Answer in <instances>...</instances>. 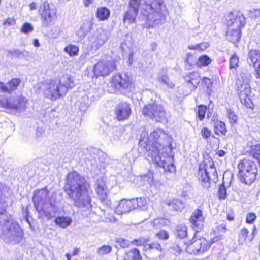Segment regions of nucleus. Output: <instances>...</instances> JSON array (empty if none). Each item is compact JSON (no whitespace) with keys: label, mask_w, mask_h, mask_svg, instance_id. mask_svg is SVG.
<instances>
[{"label":"nucleus","mask_w":260,"mask_h":260,"mask_svg":"<svg viewBox=\"0 0 260 260\" xmlns=\"http://www.w3.org/2000/svg\"><path fill=\"white\" fill-rule=\"evenodd\" d=\"M167 136L161 129L151 132L148 135L142 132L139 141L140 146L145 150L147 159L164 169V171L172 173L175 171L173 157L169 155L170 149L165 142Z\"/></svg>","instance_id":"1"},{"label":"nucleus","mask_w":260,"mask_h":260,"mask_svg":"<svg viewBox=\"0 0 260 260\" xmlns=\"http://www.w3.org/2000/svg\"><path fill=\"white\" fill-rule=\"evenodd\" d=\"M86 179L77 172L68 173L64 191L72 198L75 205L79 207L90 206V198L87 191Z\"/></svg>","instance_id":"2"},{"label":"nucleus","mask_w":260,"mask_h":260,"mask_svg":"<svg viewBox=\"0 0 260 260\" xmlns=\"http://www.w3.org/2000/svg\"><path fill=\"white\" fill-rule=\"evenodd\" d=\"M143 19L148 27L164 23L168 10L163 0H146L142 9Z\"/></svg>","instance_id":"3"},{"label":"nucleus","mask_w":260,"mask_h":260,"mask_svg":"<svg viewBox=\"0 0 260 260\" xmlns=\"http://www.w3.org/2000/svg\"><path fill=\"white\" fill-rule=\"evenodd\" d=\"M74 83L71 77L68 75H63L59 79L51 80L46 85L45 94L52 100L64 95L69 88H72Z\"/></svg>","instance_id":"4"},{"label":"nucleus","mask_w":260,"mask_h":260,"mask_svg":"<svg viewBox=\"0 0 260 260\" xmlns=\"http://www.w3.org/2000/svg\"><path fill=\"white\" fill-rule=\"evenodd\" d=\"M229 25L227 31V39L235 43L239 41L241 37V29L245 24V18L243 14L239 12H231L227 18Z\"/></svg>","instance_id":"5"},{"label":"nucleus","mask_w":260,"mask_h":260,"mask_svg":"<svg viewBox=\"0 0 260 260\" xmlns=\"http://www.w3.org/2000/svg\"><path fill=\"white\" fill-rule=\"evenodd\" d=\"M48 194L49 191L45 189L35 192L33 201L37 211L40 212L43 209L45 216L50 219L53 217L52 214L56 212V208L54 203L48 200Z\"/></svg>","instance_id":"6"},{"label":"nucleus","mask_w":260,"mask_h":260,"mask_svg":"<svg viewBox=\"0 0 260 260\" xmlns=\"http://www.w3.org/2000/svg\"><path fill=\"white\" fill-rule=\"evenodd\" d=\"M0 237L7 242H18L23 236V231L17 222L5 219L0 221Z\"/></svg>","instance_id":"7"},{"label":"nucleus","mask_w":260,"mask_h":260,"mask_svg":"<svg viewBox=\"0 0 260 260\" xmlns=\"http://www.w3.org/2000/svg\"><path fill=\"white\" fill-rule=\"evenodd\" d=\"M142 113L145 117L157 122H164L167 119L165 107L156 101L151 102L144 106Z\"/></svg>","instance_id":"8"},{"label":"nucleus","mask_w":260,"mask_h":260,"mask_svg":"<svg viewBox=\"0 0 260 260\" xmlns=\"http://www.w3.org/2000/svg\"><path fill=\"white\" fill-rule=\"evenodd\" d=\"M115 62L112 58L104 55L102 56L98 63L94 65L93 72L96 77L105 76L108 75L111 72L115 69Z\"/></svg>","instance_id":"9"},{"label":"nucleus","mask_w":260,"mask_h":260,"mask_svg":"<svg viewBox=\"0 0 260 260\" xmlns=\"http://www.w3.org/2000/svg\"><path fill=\"white\" fill-rule=\"evenodd\" d=\"M198 179L205 183L204 185L206 187L209 186V181H216L217 179L216 170L212 163L208 166L207 165H200L198 172Z\"/></svg>","instance_id":"10"},{"label":"nucleus","mask_w":260,"mask_h":260,"mask_svg":"<svg viewBox=\"0 0 260 260\" xmlns=\"http://www.w3.org/2000/svg\"><path fill=\"white\" fill-rule=\"evenodd\" d=\"M27 102V100L24 97L17 99L10 98L0 100V105L12 112L21 113L25 111Z\"/></svg>","instance_id":"11"},{"label":"nucleus","mask_w":260,"mask_h":260,"mask_svg":"<svg viewBox=\"0 0 260 260\" xmlns=\"http://www.w3.org/2000/svg\"><path fill=\"white\" fill-rule=\"evenodd\" d=\"M130 84V78L126 74H115L108 84V90L110 92L115 93L126 89Z\"/></svg>","instance_id":"12"},{"label":"nucleus","mask_w":260,"mask_h":260,"mask_svg":"<svg viewBox=\"0 0 260 260\" xmlns=\"http://www.w3.org/2000/svg\"><path fill=\"white\" fill-rule=\"evenodd\" d=\"M56 14V10L53 6H50L47 2H45L40 15L43 26L48 27L51 25Z\"/></svg>","instance_id":"13"},{"label":"nucleus","mask_w":260,"mask_h":260,"mask_svg":"<svg viewBox=\"0 0 260 260\" xmlns=\"http://www.w3.org/2000/svg\"><path fill=\"white\" fill-rule=\"evenodd\" d=\"M100 201L107 207L111 205V201L107 198L108 187L103 178L97 180L95 188Z\"/></svg>","instance_id":"14"},{"label":"nucleus","mask_w":260,"mask_h":260,"mask_svg":"<svg viewBox=\"0 0 260 260\" xmlns=\"http://www.w3.org/2000/svg\"><path fill=\"white\" fill-rule=\"evenodd\" d=\"M107 32L103 30H98L97 33L89 39L91 47L95 50L99 49L107 41Z\"/></svg>","instance_id":"15"},{"label":"nucleus","mask_w":260,"mask_h":260,"mask_svg":"<svg viewBox=\"0 0 260 260\" xmlns=\"http://www.w3.org/2000/svg\"><path fill=\"white\" fill-rule=\"evenodd\" d=\"M115 114L119 121L127 119L131 113L129 105L126 102L119 103L115 108Z\"/></svg>","instance_id":"16"},{"label":"nucleus","mask_w":260,"mask_h":260,"mask_svg":"<svg viewBox=\"0 0 260 260\" xmlns=\"http://www.w3.org/2000/svg\"><path fill=\"white\" fill-rule=\"evenodd\" d=\"M239 96L241 103L247 108H252L253 103L250 99V87L247 84L242 85Z\"/></svg>","instance_id":"17"},{"label":"nucleus","mask_w":260,"mask_h":260,"mask_svg":"<svg viewBox=\"0 0 260 260\" xmlns=\"http://www.w3.org/2000/svg\"><path fill=\"white\" fill-rule=\"evenodd\" d=\"M134 210L132 200L122 199L116 207L115 212L118 215L128 213Z\"/></svg>","instance_id":"18"},{"label":"nucleus","mask_w":260,"mask_h":260,"mask_svg":"<svg viewBox=\"0 0 260 260\" xmlns=\"http://www.w3.org/2000/svg\"><path fill=\"white\" fill-rule=\"evenodd\" d=\"M238 169L239 170L238 175H241L249 171H256L257 169L255 162L248 159L241 160L239 163Z\"/></svg>","instance_id":"19"},{"label":"nucleus","mask_w":260,"mask_h":260,"mask_svg":"<svg viewBox=\"0 0 260 260\" xmlns=\"http://www.w3.org/2000/svg\"><path fill=\"white\" fill-rule=\"evenodd\" d=\"M139 7V5L136 4H131V3L129 2V9L126 11L123 18L124 22H127L128 24H131L135 22L138 12Z\"/></svg>","instance_id":"20"},{"label":"nucleus","mask_w":260,"mask_h":260,"mask_svg":"<svg viewBox=\"0 0 260 260\" xmlns=\"http://www.w3.org/2000/svg\"><path fill=\"white\" fill-rule=\"evenodd\" d=\"M189 220L192 225L197 228H201L204 221L203 210L200 209H195L192 212Z\"/></svg>","instance_id":"21"},{"label":"nucleus","mask_w":260,"mask_h":260,"mask_svg":"<svg viewBox=\"0 0 260 260\" xmlns=\"http://www.w3.org/2000/svg\"><path fill=\"white\" fill-rule=\"evenodd\" d=\"M199 239L194 238L189 242V244L186 247V251L190 254H197L204 253L202 249H201Z\"/></svg>","instance_id":"22"},{"label":"nucleus","mask_w":260,"mask_h":260,"mask_svg":"<svg viewBox=\"0 0 260 260\" xmlns=\"http://www.w3.org/2000/svg\"><path fill=\"white\" fill-rule=\"evenodd\" d=\"M258 170L256 171H249L245 174L238 175L240 181L247 185H251L256 180V177L257 174Z\"/></svg>","instance_id":"23"},{"label":"nucleus","mask_w":260,"mask_h":260,"mask_svg":"<svg viewBox=\"0 0 260 260\" xmlns=\"http://www.w3.org/2000/svg\"><path fill=\"white\" fill-rule=\"evenodd\" d=\"M248 62L250 65L252 64L255 70H257V68L260 67V55L259 51L253 50L249 52Z\"/></svg>","instance_id":"24"},{"label":"nucleus","mask_w":260,"mask_h":260,"mask_svg":"<svg viewBox=\"0 0 260 260\" xmlns=\"http://www.w3.org/2000/svg\"><path fill=\"white\" fill-rule=\"evenodd\" d=\"M157 79L160 84H163L169 88H173L175 86L168 77L166 70H162L159 73Z\"/></svg>","instance_id":"25"},{"label":"nucleus","mask_w":260,"mask_h":260,"mask_svg":"<svg viewBox=\"0 0 260 260\" xmlns=\"http://www.w3.org/2000/svg\"><path fill=\"white\" fill-rule=\"evenodd\" d=\"M223 238V236L222 235H219L217 236H216L212 239L211 242L207 240L204 238H201L199 239L200 245L201 246V249H202L203 252L208 250L210 247L211 244L212 243H214L217 242L221 239H222Z\"/></svg>","instance_id":"26"},{"label":"nucleus","mask_w":260,"mask_h":260,"mask_svg":"<svg viewBox=\"0 0 260 260\" xmlns=\"http://www.w3.org/2000/svg\"><path fill=\"white\" fill-rule=\"evenodd\" d=\"M185 80L191 84L194 89H196L201 82V77L198 72H193L185 77Z\"/></svg>","instance_id":"27"},{"label":"nucleus","mask_w":260,"mask_h":260,"mask_svg":"<svg viewBox=\"0 0 260 260\" xmlns=\"http://www.w3.org/2000/svg\"><path fill=\"white\" fill-rule=\"evenodd\" d=\"M167 205L172 210L181 211L185 207L184 203L179 199L174 198L167 201Z\"/></svg>","instance_id":"28"},{"label":"nucleus","mask_w":260,"mask_h":260,"mask_svg":"<svg viewBox=\"0 0 260 260\" xmlns=\"http://www.w3.org/2000/svg\"><path fill=\"white\" fill-rule=\"evenodd\" d=\"M132 200L134 209L139 208L143 210H145L148 208V204L146 198L141 197Z\"/></svg>","instance_id":"29"},{"label":"nucleus","mask_w":260,"mask_h":260,"mask_svg":"<svg viewBox=\"0 0 260 260\" xmlns=\"http://www.w3.org/2000/svg\"><path fill=\"white\" fill-rule=\"evenodd\" d=\"M91 25L89 23H84L77 31L76 35L79 37L80 39H83L90 31Z\"/></svg>","instance_id":"30"},{"label":"nucleus","mask_w":260,"mask_h":260,"mask_svg":"<svg viewBox=\"0 0 260 260\" xmlns=\"http://www.w3.org/2000/svg\"><path fill=\"white\" fill-rule=\"evenodd\" d=\"M72 222V219L70 217L58 216L56 218L55 222L58 226L66 228L69 226Z\"/></svg>","instance_id":"31"},{"label":"nucleus","mask_w":260,"mask_h":260,"mask_svg":"<svg viewBox=\"0 0 260 260\" xmlns=\"http://www.w3.org/2000/svg\"><path fill=\"white\" fill-rule=\"evenodd\" d=\"M110 15L109 10L105 7L99 8L96 12V16L100 20H105Z\"/></svg>","instance_id":"32"},{"label":"nucleus","mask_w":260,"mask_h":260,"mask_svg":"<svg viewBox=\"0 0 260 260\" xmlns=\"http://www.w3.org/2000/svg\"><path fill=\"white\" fill-rule=\"evenodd\" d=\"M214 129L217 135H225L227 130L225 124L222 121H217L214 125Z\"/></svg>","instance_id":"33"},{"label":"nucleus","mask_w":260,"mask_h":260,"mask_svg":"<svg viewBox=\"0 0 260 260\" xmlns=\"http://www.w3.org/2000/svg\"><path fill=\"white\" fill-rule=\"evenodd\" d=\"M126 258L128 260H141V257L139 250L134 248L126 253Z\"/></svg>","instance_id":"34"},{"label":"nucleus","mask_w":260,"mask_h":260,"mask_svg":"<svg viewBox=\"0 0 260 260\" xmlns=\"http://www.w3.org/2000/svg\"><path fill=\"white\" fill-rule=\"evenodd\" d=\"M176 236L180 238L183 239L187 235V227L185 225H179L176 228L175 233Z\"/></svg>","instance_id":"35"},{"label":"nucleus","mask_w":260,"mask_h":260,"mask_svg":"<svg viewBox=\"0 0 260 260\" xmlns=\"http://www.w3.org/2000/svg\"><path fill=\"white\" fill-rule=\"evenodd\" d=\"M152 225L156 228H160L165 226H167L170 223V221L163 218H156L152 222Z\"/></svg>","instance_id":"36"},{"label":"nucleus","mask_w":260,"mask_h":260,"mask_svg":"<svg viewBox=\"0 0 260 260\" xmlns=\"http://www.w3.org/2000/svg\"><path fill=\"white\" fill-rule=\"evenodd\" d=\"M211 59L206 55H202L198 58V60L196 63L198 67L206 66L210 64Z\"/></svg>","instance_id":"37"},{"label":"nucleus","mask_w":260,"mask_h":260,"mask_svg":"<svg viewBox=\"0 0 260 260\" xmlns=\"http://www.w3.org/2000/svg\"><path fill=\"white\" fill-rule=\"evenodd\" d=\"M64 51L70 56H74L78 54L79 48L75 45H70L64 48Z\"/></svg>","instance_id":"38"},{"label":"nucleus","mask_w":260,"mask_h":260,"mask_svg":"<svg viewBox=\"0 0 260 260\" xmlns=\"http://www.w3.org/2000/svg\"><path fill=\"white\" fill-rule=\"evenodd\" d=\"M20 83V80L17 78L13 79L9 81L7 84L8 93H10L12 91L16 90Z\"/></svg>","instance_id":"39"},{"label":"nucleus","mask_w":260,"mask_h":260,"mask_svg":"<svg viewBox=\"0 0 260 260\" xmlns=\"http://www.w3.org/2000/svg\"><path fill=\"white\" fill-rule=\"evenodd\" d=\"M145 250H156L159 252H161L162 248L159 243L157 242H153L150 244H146L144 246Z\"/></svg>","instance_id":"40"},{"label":"nucleus","mask_w":260,"mask_h":260,"mask_svg":"<svg viewBox=\"0 0 260 260\" xmlns=\"http://www.w3.org/2000/svg\"><path fill=\"white\" fill-rule=\"evenodd\" d=\"M10 52L12 55L18 58L22 57L26 58L27 57L29 56L30 55L29 52L25 50L21 51L19 49H14Z\"/></svg>","instance_id":"41"},{"label":"nucleus","mask_w":260,"mask_h":260,"mask_svg":"<svg viewBox=\"0 0 260 260\" xmlns=\"http://www.w3.org/2000/svg\"><path fill=\"white\" fill-rule=\"evenodd\" d=\"M248 233V230L246 228H243L241 230L239 235L238 240V242L240 244L243 245L244 244L247 239Z\"/></svg>","instance_id":"42"},{"label":"nucleus","mask_w":260,"mask_h":260,"mask_svg":"<svg viewBox=\"0 0 260 260\" xmlns=\"http://www.w3.org/2000/svg\"><path fill=\"white\" fill-rule=\"evenodd\" d=\"M112 250L111 246L108 245H103L99 248L97 250L98 254L100 256H103L105 254H108Z\"/></svg>","instance_id":"43"},{"label":"nucleus","mask_w":260,"mask_h":260,"mask_svg":"<svg viewBox=\"0 0 260 260\" xmlns=\"http://www.w3.org/2000/svg\"><path fill=\"white\" fill-rule=\"evenodd\" d=\"M209 44L207 42H203L200 44H196L194 46L191 45L188 46V49L190 50H199L201 51L205 50L208 48Z\"/></svg>","instance_id":"44"},{"label":"nucleus","mask_w":260,"mask_h":260,"mask_svg":"<svg viewBox=\"0 0 260 260\" xmlns=\"http://www.w3.org/2000/svg\"><path fill=\"white\" fill-rule=\"evenodd\" d=\"M33 30V26L29 23L25 22L22 26V27L20 29V31L22 33L28 34L29 32H32Z\"/></svg>","instance_id":"45"},{"label":"nucleus","mask_w":260,"mask_h":260,"mask_svg":"<svg viewBox=\"0 0 260 260\" xmlns=\"http://www.w3.org/2000/svg\"><path fill=\"white\" fill-rule=\"evenodd\" d=\"M156 237L160 239L166 240L169 238V234L166 230H161L159 232L156 233Z\"/></svg>","instance_id":"46"},{"label":"nucleus","mask_w":260,"mask_h":260,"mask_svg":"<svg viewBox=\"0 0 260 260\" xmlns=\"http://www.w3.org/2000/svg\"><path fill=\"white\" fill-rule=\"evenodd\" d=\"M228 116L231 123L235 124L238 121V117L235 113L231 109H228Z\"/></svg>","instance_id":"47"},{"label":"nucleus","mask_w":260,"mask_h":260,"mask_svg":"<svg viewBox=\"0 0 260 260\" xmlns=\"http://www.w3.org/2000/svg\"><path fill=\"white\" fill-rule=\"evenodd\" d=\"M218 195L220 199H225L226 198V189L223 184L219 186L218 189Z\"/></svg>","instance_id":"48"},{"label":"nucleus","mask_w":260,"mask_h":260,"mask_svg":"<svg viewBox=\"0 0 260 260\" xmlns=\"http://www.w3.org/2000/svg\"><path fill=\"white\" fill-rule=\"evenodd\" d=\"M206 109L207 107L205 106L201 105L199 106L198 110V115L199 119L201 120H202L204 118Z\"/></svg>","instance_id":"49"},{"label":"nucleus","mask_w":260,"mask_h":260,"mask_svg":"<svg viewBox=\"0 0 260 260\" xmlns=\"http://www.w3.org/2000/svg\"><path fill=\"white\" fill-rule=\"evenodd\" d=\"M239 63V58L237 56L234 55H233L230 60V68H235L238 66Z\"/></svg>","instance_id":"50"},{"label":"nucleus","mask_w":260,"mask_h":260,"mask_svg":"<svg viewBox=\"0 0 260 260\" xmlns=\"http://www.w3.org/2000/svg\"><path fill=\"white\" fill-rule=\"evenodd\" d=\"M2 184L0 183V194L1 193ZM7 207V203L4 201H0V215L5 214L6 212Z\"/></svg>","instance_id":"51"},{"label":"nucleus","mask_w":260,"mask_h":260,"mask_svg":"<svg viewBox=\"0 0 260 260\" xmlns=\"http://www.w3.org/2000/svg\"><path fill=\"white\" fill-rule=\"evenodd\" d=\"M118 242L122 248H127L132 244V241L122 238L118 239Z\"/></svg>","instance_id":"52"},{"label":"nucleus","mask_w":260,"mask_h":260,"mask_svg":"<svg viewBox=\"0 0 260 260\" xmlns=\"http://www.w3.org/2000/svg\"><path fill=\"white\" fill-rule=\"evenodd\" d=\"M146 240L144 238H140V239H134L133 241H132V244H133L135 246H141L143 245H146Z\"/></svg>","instance_id":"53"},{"label":"nucleus","mask_w":260,"mask_h":260,"mask_svg":"<svg viewBox=\"0 0 260 260\" xmlns=\"http://www.w3.org/2000/svg\"><path fill=\"white\" fill-rule=\"evenodd\" d=\"M256 219V215L254 213H249L246 216V222L248 223H252Z\"/></svg>","instance_id":"54"},{"label":"nucleus","mask_w":260,"mask_h":260,"mask_svg":"<svg viewBox=\"0 0 260 260\" xmlns=\"http://www.w3.org/2000/svg\"><path fill=\"white\" fill-rule=\"evenodd\" d=\"M15 24V20L14 18H8L6 19L3 25L5 26H10L13 25Z\"/></svg>","instance_id":"55"},{"label":"nucleus","mask_w":260,"mask_h":260,"mask_svg":"<svg viewBox=\"0 0 260 260\" xmlns=\"http://www.w3.org/2000/svg\"><path fill=\"white\" fill-rule=\"evenodd\" d=\"M89 55V53L88 52H84L80 55L79 57L80 61L82 64H84L85 62L87 60Z\"/></svg>","instance_id":"56"},{"label":"nucleus","mask_w":260,"mask_h":260,"mask_svg":"<svg viewBox=\"0 0 260 260\" xmlns=\"http://www.w3.org/2000/svg\"><path fill=\"white\" fill-rule=\"evenodd\" d=\"M142 178L144 181L146 180L149 184H151L153 182V176L151 173L144 175Z\"/></svg>","instance_id":"57"},{"label":"nucleus","mask_w":260,"mask_h":260,"mask_svg":"<svg viewBox=\"0 0 260 260\" xmlns=\"http://www.w3.org/2000/svg\"><path fill=\"white\" fill-rule=\"evenodd\" d=\"M201 133L203 137L206 139L209 138L211 134V131L206 127H204Z\"/></svg>","instance_id":"58"},{"label":"nucleus","mask_w":260,"mask_h":260,"mask_svg":"<svg viewBox=\"0 0 260 260\" xmlns=\"http://www.w3.org/2000/svg\"><path fill=\"white\" fill-rule=\"evenodd\" d=\"M251 17L255 19L260 18V9H254L253 10L250 11Z\"/></svg>","instance_id":"59"},{"label":"nucleus","mask_w":260,"mask_h":260,"mask_svg":"<svg viewBox=\"0 0 260 260\" xmlns=\"http://www.w3.org/2000/svg\"><path fill=\"white\" fill-rule=\"evenodd\" d=\"M202 82L205 84V85H206L207 88L209 89L212 87V81H211V79L207 78V77H204L202 80Z\"/></svg>","instance_id":"60"},{"label":"nucleus","mask_w":260,"mask_h":260,"mask_svg":"<svg viewBox=\"0 0 260 260\" xmlns=\"http://www.w3.org/2000/svg\"><path fill=\"white\" fill-rule=\"evenodd\" d=\"M0 91L2 92L6 93L8 92L7 85H5L4 84L0 81Z\"/></svg>","instance_id":"61"},{"label":"nucleus","mask_w":260,"mask_h":260,"mask_svg":"<svg viewBox=\"0 0 260 260\" xmlns=\"http://www.w3.org/2000/svg\"><path fill=\"white\" fill-rule=\"evenodd\" d=\"M226 230L227 229L225 225L222 224L218 227V231L220 233H224Z\"/></svg>","instance_id":"62"},{"label":"nucleus","mask_w":260,"mask_h":260,"mask_svg":"<svg viewBox=\"0 0 260 260\" xmlns=\"http://www.w3.org/2000/svg\"><path fill=\"white\" fill-rule=\"evenodd\" d=\"M227 219L229 221H232L234 219V214L233 211H230L227 213Z\"/></svg>","instance_id":"63"},{"label":"nucleus","mask_w":260,"mask_h":260,"mask_svg":"<svg viewBox=\"0 0 260 260\" xmlns=\"http://www.w3.org/2000/svg\"><path fill=\"white\" fill-rule=\"evenodd\" d=\"M84 6L86 7H88L90 4H92L94 0H83Z\"/></svg>","instance_id":"64"}]
</instances>
